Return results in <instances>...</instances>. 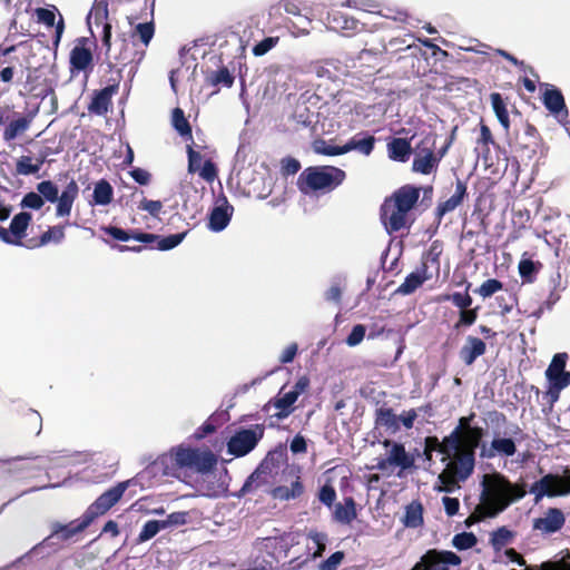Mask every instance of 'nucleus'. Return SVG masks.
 <instances>
[{
  "instance_id": "nucleus-1",
  "label": "nucleus",
  "mask_w": 570,
  "mask_h": 570,
  "mask_svg": "<svg viewBox=\"0 0 570 570\" xmlns=\"http://www.w3.org/2000/svg\"><path fill=\"white\" fill-rule=\"evenodd\" d=\"M481 509L489 511V517H497L510 504L523 499L527 494L525 483H512L499 472L484 474L481 481Z\"/></svg>"
},
{
  "instance_id": "nucleus-2",
  "label": "nucleus",
  "mask_w": 570,
  "mask_h": 570,
  "mask_svg": "<svg viewBox=\"0 0 570 570\" xmlns=\"http://www.w3.org/2000/svg\"><path fill=\"white\" fill-rule=\"evenodd\" d=\"M421 187L406 184L397 188L381 206V220L392 234L409 228V213L419 202Z\"/></svg>"
},
{
  "instance_id": "nucleus-3",
  "label": "nucleus",
  "mask_w": 570,
  "mask_h": 570,
  "mask_svg": "<svg viewBox=\"0 0 570 570\" xmlns=\"http://www.w3.org/2000/svg\"><path fill=\"white\" fill-rule=\"evenodd\" d=\"M216 463L217 459L210 451L200 452L197 449L178 446L169 453L160 455L153 463V469L161 471L166 476H178V472L183 468L209 472Z\"/></svg>"
},
{
  "instance_id": "nucleus-4",
  "label": "nucleus",
  "mask_w": 570,
  "mask_h": 570,
  "mask_svg": "<svg viewBox=\"0 0 570 570\" xmlns=\"http://www.w3.org/2000/svg\"><path fill=\"white\" fill-rule=\"evenodd\" d=\"M346 178V173L335 166H311L305 168L297 178V188L304 195L315 191L330 193L337 188Z\"/></svg>"
},
{
  "instance_id": "nucleus-5",
  "label": "nucleus",
  "mask_w": 570,
  "mask_h": 570,
  "mask_svg": "<svg viewBox=\"0 0 570 570\" xmlns=\"http://www.w3.org/2000/svg\"><path fill=\"white\" fill-rule=\"evenodd\" d=\"M101 230L111 236L114 239L119 242H128L130 239L138 240L140 243L149 245V248L158 249V250H170L178 246L184 238L186 237L188 232H183L178 234H171L168 236H160L157 234L144 233L139 229H130L125 230L117 226H104Z\"/></svg>"
},
{
  "instance_id": "nucleus-6",
  "label": "nucleus",
  "mask_w": 570,
  "mask_h": 570,
  "mask_svg": "<svg viewBox=\"0 0 570 570\" xmlns=\"http://www.w3.org/2000/svg\"><path fill=\"white\" fill-rule=\"evenodd\" d=\"M111 24H105L101 35V43L105 49V57L110 68L114 65L127 66L129 63H138L142 57L144 51L138 52L132 41L128 40L125 35L117 37L115 47L111 43Z\"/></svg>"
},
{
  "instance_id": "nucleus-7",
  "label": "nucleus",
  "mask_w": 570,
  "mask_h": 570,
  "mask_svg": "<svg viewBox=\"0 0 570 570\" xmlns=\"http://www.w3.org/2000/svg\"><path fill=\"white\" fill-rule=\"evenodd\" d=\"M37 191L43 198V202L57 203L56 215L67 217L70 215L73 202L78 197L79 187L73 178L67 184L59 195L58 186L51 180H42L37 184Z\"/></svg>"
},
{
  "instance_id": "nucleus-8",
  "label": "nucleus",
  "mask_w": 570,
  "mask_h": 570,
  "mask_svg": "<svg viewBox=\"0 0 570 570\" xmlns=\"http://www.w3.org/2000/svg\"><path fill=\"white\" fill-rule=\"evenodd\" d=\"M474 468L466 462V459L454 455L439 474L440 485H435L434 490L436 492H453L460 481H465L472 475Z\"/></svg>"
},
{
  "instance_id": "nucleus-9",
  "label": "nucleus",
  "mask_w": 570,
  "mask_h": 570,
  "mask_svg": "<svg viewBox=\"0 0 570 570\" xmlns=\"http://www.w3.org/2000/svg\"><path fill=\"white\" fill-rule=\"evenodd\" d=\"M530 493L534 494L535 503L543 497L554 498L570 494V469L566 468L563 475L546 474L531 485Z\"/></svg>"
},
{
  "instance_id": "nucleus-10",
  "label": "nucleus",
  "mask_w": 570,
  "mask_h": 570,
  "mask_svg": "<svg viewBox=\"0 0 570 570\" xmlns=\"http://www.w3.org/2000/svg\"><path fill=\"white\" fill-rule=\"evenodd\" d=\"M265 428L263 424H255L250 429H239L227 442L229 454L240 458L252 452L263 439Z\"/></svg>"
},
{
  "instance_id": "nucleus-11",
  "label": "nucleus",
  "mask_w": 570,
  "mask_h": 570,
  "mask_svg": "<svg viewBox=\"0 0 570 570\" xmlns=\"http://www.w3.org/2000/svg\"><path fill=\"white\" fill-rule=\"evenodd\" d=\"M129 487V481H122L100 494L83 512L92 523L97 518L106 514L122 498Z\"/></svg>"
},
{
  "instance_id": "nucleus-12",
  "label": "nucleus",
  "mask_w": 570,
  "mask_h": 570,
  "mask_svg": "<svg viewBox=\"0 0 570 570\" xmlns=\"http://www.w3.org/2000/svg\"><path fill=\"white\" fill-rule=\"evenodd\" d=\"M382 445L386 449L390 448V452L386 458L377 460V463L374 465L376 470L385 471L390 466H395L406 471L414 468L415 456L406 452L404 444L385 439Z\"/></svg>"
},
{
  "instance_id": "nucleus-13",
  "label": "nucleus",
  "mask_w": 570,
  "mask_h": 570,
  "mask_svg": "<svg viewBox=\"0 0 570 570\" xmlns=\"http://www.w3.org/2000/svg\"><path fill=\"white\" fill-rule=\"evenodd\" d=\"M91 522L86 518L85 514L80 519L69 522L68 524H53L51 533L42 540L40 546L50 547L59 546L61 542L70 540L73 535L82 532L87 529Z\"/></svg>"
},
{
  "instance_id": "nucleus-14",
  "label": "nucleus",
  "mask_w": 570,
  "mask_h": 570,
  "mask_svg": "<svg viewBox=\"0 0 570 570\" xmlns=\"http://www.w3.org/2000/svg\"><path fill=\"white\" fill-rule=\"evenodd\" d=\"M32 220V215L28 212H20L11 219L9 229L0 226V239L9 245L24 246L23 238L28 226Z\"/></svg>"
},
{
  "instance_id": "nucleus-15",
  "label": "nucleus",
  "mask_w": 570,
  "mask_h": 570,
  "mask_svg": "<svg viewBox=\"0 0 570 570\" xmlns=\"http://www.w3.org/2000/svg\"><path fill=\"white\" fill-rule=\"evenodd\" d=\"M484 436V430L481 426H472L455 445V455L466 459V462L475 466V450Z\"/></svg>"
},
{
  "instance_id": "nucleus-16",
  "label": "nucleus",
  "mask_w": 570,
  "mask_h": 570,
  "mask_svg": "<svg viewBox=\"0 0 570 570\" xmlns=\"http://www.w3.org/2000/svg\"><path fill=\"white\" fill-rule=\"evenodd\" d=\"M466 197V183L456 178L454 194L445 200H440L435 207L434 222L436 223V226H440L446 214L454 212L459 206H461Z\"/></svg>"
},
{
  "instance_id": "nucleus-17",
  "label": "nucleus",
  "mask_w": 570,
  "mask_h": 570,
  "mask_svg": "<svg viewBox=\"0 0 570 570\" xmlns=\"http://www.w3.org/2000/svg\"><path fill=\"white\" fill-rule=\"evenodd\" d=\"M89 39L86 37L78 38L75 47L69 55V63L71 72L86 71L92 68L94 56L88 47Z\"/></svg>"
},
{
  "instance_id": "nucleus-18",
  "label": "nucleus",
  "mask_w": 570,
  "mask_h": 570,
  "mask_svg": "<svg viewBox=\"0 0 570 570\" xmlns=\"http://www.w3.org/2000/svg\"><path fill=\"white\" fill-rule=\"evenodd\" d=\"M297 399L298 396L296 392H293L292 390L285 392V386H283L277 395L264 405L263 411L268 413L271 407H275L278 411L274 413L273 416L278 420H283L294 412V404Z\"/></svg>"
},
{
  "instance_id": "nucleus-19",
  "label": "nucleus",
  "mask_w": 570,
  "mask_h": 570,
  "mask_svg": "<svg viewBox=\"0 0 570 570\" xmlns=\"http://www.w3.org/2000/svg\"><path fill=\"white\" fill-rule=\"evenodd\" d=\"M422 558L428 570H449V566L461 564V558L448 550L430 549Z\"/></svg>"
},
{
  "instance_id": "nucleus-20",
  "label": "nucleus",
  "mask_w": 570,
  "mask_h": 570,
  "mask_svg": "<svg viewBox=\"0 0 570 570\" xmlns=\"http://www.w3.org/2000/svg\"><path fill=\"white\" fill-rule=\"evenodd\" d=\"M566 517L562 510L558 508H549L544 515L533 520V530L543 534L556 533L563 528Z\"/></svg>"
},
{
  "instance_id": "nucleus-21",
  "label": "nucleus",
  "mask_w": 570,
  "mask_h": 570,
  "mask_svg": "<svg viewBox=\"0 0 570 570\" xmlns=\"http://www.w3.org/2000/svg\"><path fill=\"white\" fill-rule=\"evenodd\" d=\"M118 90L119 81L117 80L114 83L102 88L101 90L95 91L92 99L88 105V111L97 116L106 115L112 104V96L116 95Z\"/></svg>"
},
{
  "instance_id": "nucleus-22",
  "label": "nucleus",
  "mask_w": 570,
  "mask_h": 570,
  "mask_svg": "<svg viewBox=\"0 0 570 570\" xmlns=\"http://www.w3.org/2000/svg\"><path fill=\"white\" fill-rule=\"evenodd\" d=\"M387 53V47L385 41L382 39L379 46L372 48H364L358 53V61L362 68L368 69V71H377L385 61Z\"/></svg>"
},
{
  "instance_id": "nucleus-23",
  "label": "nucleus",
  "mask_w": 570,
  "mask_h": 570,
  "mask_svg": "<svg viewBox=\"0 0 570 570\" xmlns=\"http://www.w3.org/2000/svg\"><path fill=\"white\" fill-rule=\"evenodd\" d=\"M188 155V171H199V176L208 183H213L217 177V168L215 164L208 159L202 166L203 156L200 153L193 149L190 145L187 146Z\"/></svg>"
},
{
  "instance_id": "nucleus-24",
  "label": "nucleus",
  "mask_w": 570,
  "mask_h": 570,
  "mask_svg": "<svg viewBox=\"0 0 570 570\" xmlns=\"http://www.w3.org/2000/svg\"><path fill=\"white\" fill-rule=\"evenodd\" d=\"M438 159L434 157V150L431 147H416V151L412 161V170L422 175H431L436 173L439 168Z\"/></svg>"
},
{
  "instance_id": "nucleus-25",
  "label": "nucleus",
  "mask_w": 570,
  "mask_h": 570,
  "mask_svg": "<svg viewBox=\"0 0 570 570\" xmlns=\"http://www.w3.org/2000/svg\"><path fill=\"white\" fill-rule=\"evenodd\" d=\"M432 277L433 275L428 272L426 263H421L415 272L410 273L405 277L404 282L396 288L395 293L400 295H410Z\"/></svg>"
},
{
  "instance_id": "nucleus-26",
  "label": "nucleus",
  "mask_w": 570,
  "mask_h": 570,
  "mask_svg": "<svg viewBox=\"0 0 570 570\" xmlns=\"http://www.w3.org/2000/svg\"><path fill=\"white\" fill-rule=\"evenodd\" d=\"M517 452V445L511 438H494L490 446L487 449L484 445L481 449V458L492 459L497 455L510 458Z\"/></svg>"
},
{
  "instance_id": "nucleus-27",
  "label": "nucleus",
  "mask_w": 570,
  "mask_h": 570,
  "mask_svg": "<svg viewBox=\"0 0 570 570\" xmlns=\"http://www.w3.org/2000/svg\"><path fill=\"white\" fill-rule=\"evenodd\" d=\"M67 224H59L55 226H50L46 232H43L38 238H30L26 242L24 247L29 249L39 248L48 245L49 243L59 244L65 239Z\"/></svg>"
},
{
  "instance_id": "nucleus-28",
  "label": "nucleus",
  "mask_w": 570,
  "mask_h": 570,
  "mask_svg": "<svg viewBox=\"0 0 570 570\" xmlns=\"http://www.w3.org/2000/svg\"><path fill=\"white\" fill-rule=\"evenodd\" d=\"M17 425L28 435H38L42 428V417L36 410L23 409L17 416Z\"/></svg>"
},
{
  "instance_id": "nucleus-29",
  "label": "nucleus",
  "mask_w": 570,
  "mask_h": 570,
  "mask_svg": "<svg viewBox=\"0 0 570 570\" xmlns=\"http://www.w3.org/2000/svg\"><path fill=\"white\" fill-rule=\"evenodd\" d=\"M485 351L487 344L481 338L469 335L460 350L459 356L466 366H470L478 357L482 356Z\"/></svg>"
},
{
  "instance_id": "nucleus-30",
  "label": "nucleus",
  "mask_w": 570,
  "mask_h": 570,
  "mask_svg": "<svg viewBox=\"0 0 570 570\" xmlns=\"http://www.w3.org/2000/svg\"><path fill=\"white\" fill-rule=\"evenodd\" d=\"M233 213L234 207L229 205L228 202L225 199L223 205L214 207L213 210L210 212L208 219V228L212 232H222L228 226Z\"/></svg>"
},
{
  "instance_id": "nucleus-31",
  "label": "nucleus",
  "mask_w": 570,
  "mask_h": 570,
  "mask_svg": "<svg viewBox=\"0 0 570 570\" xmlns=\"http://www.w3.org/2000/svg\"><path fill=\"white\" fill-rule=\"evenodd\" d=\"M567 361V353H557L546 370L547 380L570 384V372L566 371Z\"/></svg>"
},
{
  "instance_id": "nucleus-32",
  "label": "nucleus",
  "mask_w": 570,
  "mask_h": 570,
  "mask_svg": "<svg viewBox=\"0 0 570 570\" xmlns=\"http://www.w3.org/2000/svg\"><path fill=\"white\" fill-rule=\"evenodd\" d=\"M375 137L365 131L355 134L345 145V154L355 150L364 156H370L375 147Z\"/></svg>"
},
{
  "instance_id": "nucleus-33",
  "label": "nucleus",
  "mask_w": 570,
  "mask_h": 570,
  "mask_svg": "<svg viewBox=\"0 0 570 570\" xmlns=\"http://www.w3.org/2000/svg\"><path fill=\"white\" fill-rule=\"evenodd\" d=\"M304 490H305V488L301 480V476H296V479L291 483V487H287V485L275 487L269 491V495L274 500L288 501V500H294V499H298L299 497H302L304 493Z\"/></svg>"
},
{
  "instance_id": "nucleus-34",
  "label": "nucleus",
  "mask_w": 570,
  "mask_h": 570,
  "mask_svg": "<svg viewBox=\"0 0 570 570\" xmlns=\"http://www.w3.org/2000/svg\"><path fill=\"white\" fill-rule=\"evenodd\" d=\"M386 148L389 158L394 161L405 163L412 154L411 141L406 138H392Z\"/></svg>"
},
{
  "instance_id": "nucleus-35",
  "label": "nucleus",
  "mask_w": 570,
  "mask_h": 570,
  "mask_svg": "<svg viewBox=\"0 0 570 570\" xmlns=\"http://www.w3.org/2000/svg\"><path fill=\"white\" fill-rule=\"evenodd\" d=\"M332 29L341 30L345 35H352L358 29V21L341 11H332L327 16Z\"/></svg>"
},
{
  "instance_id": "nucleus-36",
  "label": "nucleus",
  "mask_w": 570,
  "mask_h": 570,
  "mask_svg": "<svg viewBox=\"0 0 570 570\" xmlns=\"http://www.w3.org/2000/svg\"><path fill=\"white\" fill-rule=\"evenodd\" d=\"M268 466L267 459L264 460L256 470L247 478L243 484L240 492L248 493L257 490L258 488L268 484Z\"/></svg>"
},
{
  "instance_id": "nucleus-37",
  "label": "nucleus",
  "mask_w": 570,
  "mask_h": 570,
  "mask_svg": "<svg viewBox=\"0 0 570 570\" xmlns=\"http://www.w3.org/2000/svg\"><path fill=\"white\" fill-rule=\"evenodd\" d=\"M375 426H383L391 433L400 431L399 417L394 413L393 409L387 406H381L375 410Z\"/></svg>"
},
{
  "instance_id": "nucleus-38",
  "label": "nucleus",
  "mask_w": 570,
  "mask_h": 570,
  "mask_svg": "<svg viewBox=\"0 0 570 570\" xmlns=\"http://www.w3.org/2000/svg\"><path fill=\"white\" fill-rule=\"evenodd\" d=\"M47 155L48 154L40 155L35 161L30 156H21L16 163V175L29 176L38 174L46 161Z\"/></svg>"
},
{
  "instance_id": "nucleus-39",
  "label": "nucleus",
  "mask_w": 570,
  "mask_h": 570,
  "mask_svg": "<svg viewBox=\"0 0 570 570\" xmlns=\"http://www.w3.org/2000/svg\"><path fill=\"white\" fill-rule=\"evenodd\" d=\"M32 115H26L11 120L3 130V139L11 141L23 135L32 122Z\"/></svg>"
},
{
  "instance_id": "nucleus-40",
  "label": "nucleus",
  "mask_w": 570,
  "mask_h": 570,
  "mask_svg": "<svg viewBox=\"0 0 570 570\" xmlns=\"http://www.w3.org/2000/svg\"><path fill=\"white\" fill-rule=\"evenodd\" d=\"M424 449L432 452H439L444 455L442 462L452 459L455 455V445L446 442V436L442 441L438 436H426L424 439Z\"/></svg>"
},
{
  "instance_id": "nucleus-41",
  "label": "nucleus",
  "mask_w": 570,
  "mask_h": 570,
  "mask_svg": "<svg viewBox=\"0 0 570 570\" xmlns=\"http://www.w3.org/2000/svg\"><path fill=\"white\" fill-rule=\"evenodd\" d=\"M356 515V504L352 497L345 498L344 504L337 503L333 513L334 520L342 524H350Z\"/></svg>"
},
{
  "instance_id": "nucleus-42",
  "label": "nucleus",
  "mask_w": 570,
  "mask_h": 570,
  "mask_svg": "<svg viewBox=\"0 0 570 570\" xmlns=\"http://www.w3.org/2000/svg\"><path fill=\"white\" fill-rule=\"evenodd\" d=\"M543 105L552 114L567 111L562 92L553 86L546 89L543 94Z\"/></svg>"
},
{
  "instance_id": "nucleus-43",
  "label": "nucleus",
  "mask_w": 570,
  "mask_h": 570,
  "mask_svg": "<svg viewBox=\"0 0 570 570\" xmlns=\"http://www.w3.org/2000/svg\"><path fill=\"white\" fill-rule=\"evenodd\" d=\"M47 87L46 78L40 68H28L26 88L30 94L40 95Z\"/></svg>"
},
{
  "instance_id": "nucleus-44",
  "label": "nucleus",
  "mask_w": 570,
  "mask_h": 570,
  "mask_svg": "<svg viewBox=\"0 0 570 570\" xmlns=\"http://www.w3.org/2000/svg\"><path fill=\"white\" fill-rule=\"evenodd\" d=\"M171 125L183 138L186 140H193L191 126L188 119L185 117V112L181 108L176 107L173 110Z\"/></svg>"
},
{
  "instance_id": "nucleus-45",
  "label": "nucleus",
  "mask_w": 570,
  "mask_h": 570,
  "mask_svg": "<svg viewBox=\"0 0 570 570\" xmlns=\"http://www.w3.org/2000/svg\"><path fill=\"white\" fill-rule=\"evenodd\" d=\"M490 100L499 122L501 124L505 131H509L510 118L507 109V104L504 102L503 97L499 92H492L490 95Z\"/></svg>"
},
{
  "instance_id": "nucleus-46",
  "label": "nucleus",
  "mask_w": 570,
  "mask_h": 570,
  "mask_svg": "<svg viewBox=\"0 0 570 570\" xmlns=\"http://www.w3.org/2000/svg\"><path fill=\"white\" fill-rule=\"evenodd\" d=\"M543 267L542 263L537 261H532V259H521L519 262V274L521 276V279L523 283H528V284H532L535 282L537 279V275L539 274V272L541 271V268Z\"/></svg>"
},
{
  "instance_id": "nucleus-47",
  "label": "nucleus",
  "mask_w": 570,
  "mask_h": 570,
  "mask_svg": "<svg viewBox=\"0 0 570 570\" xmlns=\"http://www.w3.org/2000/svg\"><path fill=\"white\" fill-rule=\"evenodd\" d=\"M206 81L213 87L230 88L234 85L235 77L227 67L222 66L218 70L209 72L206 76Z\"/></svg>"
},
{
  "instance_id": "nucleus-48",
  "label": "nucleus",
  "mask_w": 570,
  "mask_h": 570,
  "mask_svg": "<svg viewBox=\"0 0 570 570\" xmlns=\"http://www.w3.org/2000/svg\"><path fill=\"white\" fill-rule=\"evenodd\" d=\"M403 523L407 528H419L423 524V505L419 501H413L405 509Z\"/></svg>"
},
{
  "instance_id": "nucleus-49",
  "label": "nucleus",
  "mask_w": 570,
  "mask_h": 570,
  "mask_svg": "<svg viewBox=\"0 0 570 570\" xmlns=\"http://www.w3.org/2000/svg\"><path fill=\"white\" fill-rule=\"evenodd\" d=\"M474 417L475 414L473 412L468 416L460 417L456 428L449 435H446V442L459 445L463 435L472 428L471 423Z\"/></svg>"
},
{
  "instance_id": "nucleus-50",
  "label": "nucleus",
  "mask_w": 570,
  "mask_h": 570,
  "mask_svg": "<svg viewBox=\"0 0 570 570\" xmlns=\"http://www.w3.org/2000/svg\"><path fill=\"white\" fill-rule=\"evenodd\" d=\"M549 386L548 390L543 393V399L548 405V409L543 410L546 413H550L553 410L554 403L559 400L560 393L563 389L568 387L570 384L562 383L560 381H548Z\"/></svg>"
},
{
  "instance_id": "nucleus-51",
  "label": "nucleus",
  "mask_w": 570,
  "mask_h": 570,
  "mask_svg": "<svg viewBox=\"0 0 570 570\" xmlns=\"http://www.w3.org/2000/svg\"><path fill=\"white\" fill-rule=\"evenodd\" d=\"M476 144L481 147V157L484 163L488 161V157L490 154V145H497L491 132V129L483 121L480 122V137L476 140Z\"/></svg>"
},
{
  "instance_id": "nucleus-52",
  "label": "nucleus",
  "mask_w": 570,
  "mask_h": 570,
  "mask_svg": "<svg viewBox=\"0 0 570 570\" xmlns=\"http://www.w3.org/2000/svg\"><path fill=\"white\" fill-rule=\"evenodd\" d=\"M471 284L468 283L464 293L454 292L452 294H445L441 296V302H452L454 306L461 309L470 308L472 305V297L469 294Z\"/></svg>"
},
{
  "instance_id": "nucleus-53",
  "label": "nucleus",
  "mask_w": 570,
  "mask_h": 570,
  "mask_svg": "<svg viewBox=\"0 0 570 570\" xmlns=\"http://www.w3.org/2000/svg\"><path fill=\"white\" fill-rule=\"evenodd\" d=\"M114 196V190L111 185L101 179L95 185L94 189V200L97 205H108L111 203Z\"/></svg>"
},
{
  "instance_id": "nucleus-54",
  "label": "nucleus",
  "mask_w": 570,
  "mask_h": 570,
  "mask_svg": "<svg viewBox=\"0 0 570 570\" xmlns=\"http://www.w3.org/2000/svg\"><path fill=\"white\" fill-rule=\"evenodd\" d=\"M108 14L107 0H96L89 12V19H92L96 26L101 24L104 29L105 24H110L108 22Z\"/></svg>"
},
{
  "instance_id": "nucleus-55",
  "label": "nucleus",
  "mask_w": 570,
  "mask_h": 570,
  "mask_svg": "<svg viewBox=\"0 0 570 570\" xmlns=\"http://www.w3.org/2000/svg\"><path fill=\"white\" fill-rule=\"evenodd\" d=\"M515 533L509 530L507 527H500L491 534V546L493 547L494 550L499 551L508 543H510Z\"/></svg>"
},
{
  "instance_id": "nucleus-56",
  "label": "nucleus",
  "mask_w": 570,
  "mask_h": 570,
  "mask_svg": "<svg viewBox=\"0 0 570 570\" xmlns=\"http://www.w3.org/2000/svg\"><path fill=\"white\" fill-rule=\"evenodd\" d=\"M164 529L165 528H164L161 520H149L144 524L136 541H137V543L146 542V541L153 539L160 530H164Z\"/></svg>"
},
{
  "instance_id": "nucleus-57",
  "label": "nucleus",
  "mask_w": 570,
  "mask_h": 570,
  "mask_svg": "<svg viewBox=\"0 0 570 570\" xmlns=\"http://www.w3.org/2000/svg\"><path fill=\"white\" fill-rule=\"evenodd\" d=\"M442 253L441 244L438 240H434L429 250L423 254L421 263L432 264L435 267L436 275L440 272V255Z\"/></svg>"
},
{
  "instance_id": "nucleus-58",
  "label": "nucleus",
  "mask_w": 570,
  "mask_h": 570,
  "mask_svg": "<svg viewBox=\"0 0 570 570\" xmlns=\"http://www.w3.org/2000/svg\"><path fill=\"white\" fill-rule=\"evenodd\" d=\"M313 148L316 154L325 155V156H338V155L345 154L344 145L343 146H334V145L328 144L324 139L315 140L313 144Z\"/></svg>"
},
{
  "instance_id": "nucleus-59",
  "label": "nucleus",
  "mask_w": 570,
  "mask_h": 570,
  "mask_svg": "<svg viewBox=\"0 0 570 570\" xmlns=\"http://www.w3.org/2000/svg\"><path fill=\"white\" fill-rule=\"evenodd\" d=\"M524 135L529 141L527 144H519V148L529 149L532 154H534L540 137L538 129L532 124L527 122L524 125Z\"/></svg>"
},
{
  "instance_id": "nucleus-60",
  "label": "nucleus",
  "mask_w": 570,
  "mask_h": 570,
  "mask_svg": "<svg viewBox=\"0 0 570 570\" xmlns=\"http://www.w3.org/2000/svg\"><path fill=\"white\" fill-rule=\"evenodd\" d=\"M452 543L458 550H468L478 543V539L472 532H462L453 537Z\"/></svg>"
},
{
  "instance_id": "nucleus-61",
  "label": "nucleus",
  "mask_w": 570,
  "mask_h": 570,
  "mask_svg": "<svg viewBox=\"0 0 570 570\" xmlns=\"http://www.w3.org/2000/svg\"><path fill=\"white\" fill-rule=\"evenodd\" d=\"M478 311L479 307L461 309L459 312V320L454 324V328L460 330L462 327H469L473 325L478 318Z\"/></svg>"
},
{
  "instance_id": "nucleus-62",
  "label": "nucleus",
  "mask_w": 570,
  "mask_h": 570,
  "mask_svg": "<svg viewBox=\"0 0 570 570\" xmlns=\"http://www.w3.org/2000/svg\"><path fill=\"white\" fill-rule=\"evenodd\" d=\"M503 288V283L497 278H490L484 281L479 288L475 289L483 298L492 296L498 291Z\"/></svg>"
},
{
  "instance_id": "nucleus-63",
  "label": "nucleus",
  "mask_w": 570,
  "mask_h": 570,
  "mask_svg": "<svg viewBox=\"0 0 570 570\" xmlns=\"http://www.w3.org/2000/svg\"><path fill=\"white\" fill-rule=\"evenodd\" d=\"M43 205H45L43 198L39 195L38 191L37 193H35V191L27 193L20 203V206L22 208H29V209H33V210L41 209Z\"/></svg>"
},
{
  "instance_id": "nucleus-64",
  "label": "nucleus",
  "mask_w": 570,
  "mask_h": 570,
  "mask_svg": "<svg viewBox=\"0 0 570 570\" xmlns=\"http://www.w3.org/2000/svg\"><path fill=\"white\" fill-rule=\"evenodd\" d=\"M154 33L155 26L153 22L138 23L135 28V35L139 37V39L146 47L151 41Z\"/></svg>"
}]
</instances>
